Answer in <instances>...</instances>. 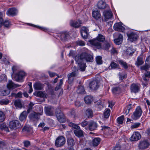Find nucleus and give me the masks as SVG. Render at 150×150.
Instances as JSON below:
<instances>
[{
	"mask_svg": "<svg viewBox=\"0 0 150 150\" xmlns=\"http://www.w3.org/2000/svg\"><path fill=\"white\" fill-rule=\"evenodd\" d=\"M144 62L143 58L140 57H138L137 59V60L135 62V64L138 67L142 64Z\"/></svg>",
	"mask_w": 150,
	"mask_h": 150,
	"instance_id": "nucleus-28",
	"label": "nucleus"
},
{
	"mask_svg": "<svg viewBox=\"0 0 150 150\" xmlns=\"http://www.w3.org/2000/svg\"><path fill=\"white\" fill-rule=\"evenodd\" d=\"M43 87V85L39 82L36 83L34 85V89L37 90H41Z\"/></svg>",
	"mask_w": 150,
	"mask_h": 150,
	"instance_id": "nucleus-30",
	"label": "nucleus"
},
{
	"mask_svg": "<svg viewBox=\"0 0 150 150\" xmlns=\"http://www.w3.org/2000/svg\"><path fill=\"white\" fill-rule=\"evenodd\" d=\"M55 113L58 121L60 122L63 123L66 121L64 115L59 107H57L56 109Z\"/></svg>",
	"mask_w": 150,
	"mask_h": 150,
	"instance_id": "nucleus-2",
	"label": "nucleus"
},
{
	"mask_svg": "<svg viewBox=\"0 0 150 150\" xmlns=\"http://www.w3.org/2000/svg\"><path fill=\"white\" fill-rule=\"evenodd\" d=\"M142 110L139 106H138L136 109L135 111L131 116L132 118L134 120H136L140 117L142 114Z\"/></svg>",
	"mask_w": 150,
	"mask_h": 150,
	"instance_id": "nucleus-5",
	"label": "nucleus"
},
{
	"mask_svg": "<svg viewBox=\"0 0 150 150\" xmlns=\"http://www.w3.org/2000/svg\"><path fill=\"white\" fill-rule=\"evenodd\" d=\"M141 138V136L140 133L138 132H135L131 137L130 140L131 141H137Z\"/></svg>",
	"mask_w": 150,
	"mask_h": 150,
	"instance_id": "nucleus-15",
	"label": "nucleus"
},
{
	"mask_svg": "<svg viewBox=\"0 0 150 150\" xmlns=\"http://www.w3.org/2000/svg\"><path fill=\"white\" fill-rule=\"evenodd\" d=\"M103 14L105 18L107 19L110 18L112 16V13L110 10L104 11Z\"/></svg>",
	"mask_w": 150,
	"mask_h": 150,
	"instance_id": "nucleus-21",
	"label": "nucleus"
},
{
	"mask_svg": "<svg viewBox=\"0 0 150 150\" xmlns=\"http://www.w3.org/2000/svg\"><path fill=\"white\" fill-rule=\"evenodd\" d=\"M86 116L88 118H91L93 116V111L91 109L89 108L86 110Z\"/></svg>",
	"mask_w": 150,
	"mask_h": 150,
	"instance_id": "nucleus-31",
	"label": "nucleus"
},
{
	"mask_svg": "<svg viewBox=\"0 0 150 150\" xmlns=\"http://www.w3.org/2000/svg\"><path fill=\"white\" fill-rule=\"evenodd\" d=\"M23 144L24 146L26 147H27L30 145V142L28 140L24 141L23 142Z\"/></svg>",
	"mask_w": 150,
	"mask_h": 150,
	"instance_id": "nucleus-56",
	"label": "nucleus"
},
{
	"mask_svg": "<svg viewBox=\"0 0 150 150\" xmlns=\"http://www.w3.org/2000/svg\"><path fill=\"white\" fill-rule=\"evenodd\" d=\"M97 6L98 8L101 9L107 8L108 6L103 1H100L98 3Z\"/></svg>",
	"mask_w": 150,
	"mask_h": 150,
	"instance_id": "nucleus-20",
	"label": "nucleus"
},
{
	"mask_svg": "<svg viewBox=\"0 0 150 150\" xmlns=\"http://www.w3.org/2000/svg\"><path fill=\"white\" fill-rule=\"evenodd\" d=\"M150 68L147 65L145 64V65L142 66L140 67V69L142 70L147 71Z\"/></svg>",
	"mask_w": 150,
	"mask_h": 150,
	"instance_id": "nucleus-55",
	"label": "nucleus"
},
{
	"mask_svg": "<svg viewBox=\"0 0 150 150\" xmlns=\"http://www.w3.org/2000/svg\"><path fill=\"white\" fill-rule=\"evenodd\" d=\"M110 109H105L104 113V117L106 118H108L110 115Z\"/></svg>",
	"mask_w": 150,
	"mask_h": 150,
	"instance_id": "nucleus-41",
	"label": "nucleus"
},
{
	"mask_svg": "<svg viewBox=\"0 0 150 150\" xmlns=\"http://www.w3.org/2000/svg\"><path fill=\"white\" fill-rule=\"evenodd\" d=\"M112 49L110 50V52L112 54H115L117 53V51L116 49L113 47H112Z\"/></svg>",
	"mask_w": 150,
	"mask_h": 150,
	"instance_id": "nucleus-62",
	"label": "nucleus"
},
{
	"mask_svg": "<svg viewBox=\"0 0 150 150\" xmlns=\"http://www.w3.org/2000/svg\"><path fill=\"white\" fill-rule=\"evenodd\" d=\"M20 86V85L14 84L11 80H9L7 85V86L9 89H13Z\"/></svg>",
	"mask_w": 150,
	"mask_h": 150,
	"instance_id": "nucleus-22",
	"label": "nucleus"
},
{
	"mask_svg": "<svg viewBox=\"0 0 150 150\" xmlns=\"http://www.w3.org/2000/svg\"><path fill=\"white\" fill-rule=\"evenodd\" d=\"M82 24L81 21L78 20L77 21L74 20H71L70 22V25L71 27L75 28H79Z\"/></svg>",
	"mask_w": 150,
	"mask_h": 150,
	"instance_id": "nucleus-13",
	"label": "nucleus"
},
{
	"mask_svg": "<svg viewBox=\"0 0 150 150\" xmlns=\"http://www.w3.org/2000/svg\"><path fill=\"white\" fill-rule=\"evenodd\" d=\"M112 91L114 94H118L121 92L120 88L117 87L113 88L112 89Z\"/></svg>",
	"mask_w": 150,
	"mask_h": 150,
	"instance_id": "nucleus-38",
	"label": "nucleus"
},
{
	"mask_svg": "<svg viewBox=\"0 0 150 150\" xmlns=\"http://www.w3.org/2000/svg\"><path fill=\"white\" fill-rule=\"evenodd\" d=\"M100 141V139L99 138H96L93 140L92 143L93 146H96L99 144Z\"/></svg>",
	"mask_w": 150,
	"mask_h": 150,
	"instance_id": "nucleus-29",
	"label": "nucleus"
},
{
	"mask_svg": "<svg viewBox=\"0 0 150 150\" xmlns=\"http://www.w3.org/2000/svg\"><path fill=\"white\" fill-rule=\"evenodd\" d=\"M26 75V73L24 71H21L14 74L13 78L16 81L21 82Z\"/></svg>",
	"mask_w": 150,
	"mask_h": 150,
	"instance_id": "nucleus-7",
	"label": "nucleus"
},
{
	"mask_svg": "<svg viewBox=\"0 0 150 150\" xmlns=\"http://www.w3.org/2000/svg\"><path fill=\"white\" fill-rule=\"evenodd\" d=\"M122 24L121 23H115L114 25V29L115 31L123 32L125 30V28L122 26Z\"/></svg>",
	"mask_w": 150,
	"mask_h": 150,
	"instance_id": "nucleus-12",
	"label": "nucleus"
},
{
	"mask_svg": "<svg viewBox=\"0 0 150 150\" xmlns=\"http://www.w3.org/2000/svg\"><path fill=\"white\" fill-rule=\"evenodd\" d=\"M81 32L88 33V28L84 26L82 27L81 28Z\"/></svg>",
	"mask_w": 150,
	"mask_h": 150,
	"instance_id": "nucleus-58",
	"label": "nucleus"
},
{
	"mask_svg": "<svg viewBox=\"0 0 150 150\" xmlns=\"http://www.w3.org/2000/svg\"><path fill=\"white\" fill-rule=\"evenodd\" d=\"M65 138L63 136L58 137L56 140L55 143V146L57 147H61L65 144Z\"/></svg>",
	"mask_w": 150,
	"mask_h": 150,
	"instance_id": "nucleus-6",
	"label": "nucleus"
},
{
	"mask_svg": "<svg viewBox=\"0 0 150 150\" xmlns=\"http://www.w3.org/2000/svg\"><path fill=\"white\" fill-rule=\"evenodd\" d=\"M0 129L2 130H4L7 132H9L8 128L5 123L0 124Z\"/></svg>",
	"mask_w": 150,
	"mask_h": 150,
	"instance_id": "nucleus-37",
	"label": "nucleus"
},
{
	"mask_svg": "<svg viewBox=\"0 0 150 150\" xmlns=\"http://www.w3.org/2000/svg\"><path fill=\"white\" fill-rule=\"evenodd\" d=\"M123 36L121 34H119L118 37L114 40V42L117 45L121 44L122 41Z\"/></svg>",
	"mask_w": 150,
	"mask_h": 150,
	"instance_id": "nucleus-25",
	"label": "nucleus"
},
{
	"mask_svg": "<svg viewBox=\"0 0 150 150\" xmlns=\"http://www.w3.org/2000/svg\"><path fill=\"white\" fill-rule=\"evenodd\" d=\"M81 36L84 38H87L89 35L88 33L81 32Z\"/></svg>",
	"mask_w": 150,
	"mask_h": 150,
	"instance_id": "nucleus-59",
	"label": "nucleus"
},
{
	"mask_svg": "<svg viewBox=\"0 0 150 150\" xmlns=\"http://www.w3.org/2000/svg\"><path fill=\"white\" fill-rule=\"evenodd\" d=\"M92 16L96 19H98L101 17V15L98 11H94L92 13Z\"/></svg>",
	"mask_w": 150,
	"mask_h": 150,
	"instance_id": "nucleus-32",
	"label": "nucleus"
},
{
	"mask_svg": "<svg viewBox=\"0 0 150 150\" xmlns=\"http://www.w3.org/2000/svg\"><path fill=\"white\" fill-rule=\"evenodd\" d=\"M134 52V51L131 48L129 47L126 50V53L127 55H132Z\"/></svg>",
	"mask_w": 150,
	"mask_h": 150,
	"instance_id": "nucleus-42",
	"label": "nucleus"
},
{
	"mask_svg": "<svg viewBox=\"0 0 150 150\" xmlns=\"http://www.w3.org/2000/svg\"><path fill=\"white\" fill-rule=\"evenodd\" d=\"M110 67L112 69H115L118 68L119 67V65L114 61H112L110 64Z\"/></svg>",
	"mask_w": 150,
	"mask_h": 150,
	"instance_id": "nucleus-43",
	"label": "nucleus"
},
{
	"mask_svg": "<svg viewBox=\"0 0 150 150\" xmlns=\"http://www.w3.org/2000/svg\"><path fill=\"white\" fill-rule=\"evenodd\" d=\"M17 11L15 8H11L9 9L6 12V14L9 16H14L17 13Z\"/></svg>",
	"mask_w": 150,
	"mask_h": 150,
	"instance_id": "nucleus-18",
	"label": "nucleus"
},
{
	"mask_svg": "<svg viewBox=\"0 0 150 150\" xmlns=\"http://www.w3.org/2000/svg\"><path fill=\"white\" fill-rule=\"evenodd\" d=\"M105 40L104 36L101 34H98L96 38L91 40L90 43L97 48H101V42H103Z\"/></svg>",
	"mask_w": 150,
	"mask_h": 150,
	"instance_id": "nucleus-1",
	"label": "nucleus"
},
{
	"mask_svg": "<svg viewBox=\"0 0 150 150\" xmlns=\"http://www.w3.org/2000/svg\"><path fill=\"white\" fill-rule=\"evenodd\" d=\"M89 86L90 88L93 90L97 89L98 87V83L96 81H93L90 83Z\"/></svg>",
	"mask_w": 150,
	"mask_h": 150,
	"instance_id": "nucleus-24",
	"label": "nucleus"
},
{
	"mask_svg": "<svg viewBox=\"0 0 150 150\" xmlns=\"http://www.w3.org/2000/svg\"><path fill=\"white\" fill-rule=\"evenodd\" d=\"M34 104L32 102H30L29 104L28 108L27 110L28 113H29L33 108V106Z\"/></svg>",
	"mask_w": 150,
	"mask_h": 150,
	"instance_id": "nucleus-51",
	"label": "nucleus"
},
{
	"mask_svg": "<svg viewBox=\"0 0 150 150\" xmlns=\"http://www.w3.org/2000/svg\"><path fill=\"white\" fill-rule=\"evenodd\" d=\"M40 112H33L31 113L29 115V117L30 119L33 121H36L38 120L40 118V116L42 115L43 114V109L40 108Z\"/></svg>",
	"mask_w": 150,
	"mask_h": 150,
	"instance_id": "nucleus-4",
	"label": "nucleus"
},
{
	"mask_svg": "<svg viewBox=\"0 0 150 150\" xmlns=\"http://www.w3.org/2000/svg\"><path fill=\"white\" fill-rule=\"evenodd\" d=\"M67 142L68 146L73 147L75 144V141L71 137L68 138L67 139Z\"/></svg>",
	"mask_w": 150,
	"mask_h": 150,
	"instance_id": "nucleus-23",
	"label": "nucleus"
},
{
	"mask_svg": "<svg viewBox=\"0 0 150 150\" xmlns=\"http://www.w3.org/2000/svg\"><path fill=\"white\" fill-rule=\"evenodd\" d=\"M74 132L75 135L79 137H82L83 136V132L81 130H75Z\"/></svg>",
	"mask_w": 150,
	"mask_h": 150,
	"instance_id": "nucleus-33",
	"label": "nucleus"
},
{
	"mask_svg": "<svg viewBox=\"0 0 150 150\" xmlns=\"http://www.w3.org/2000/svg\"><path fill=\"white\" fill-rule=\"evenodd\" d=\"M145 64L150 67V55L146 59Z\"/></svg>",
	"mask_w": 150,
	"mask_h": 150,
	"instance_id": "nucleus-61",
	"label": "nucleus"
},
{
	"mask_svg": "<svg viewBox=\"0 0 150 150\" xmlns=\"http://www.w3.org/2000/svg\"><path fill=\"white\" fill-rule=\"evenodd\" d=\"M10 22L8 20L3 21V25L4 27L8 28L10 25Z\"/></svg>",
	"mask_w": 150,
	"mask_h": 150,
	"instance_id": "nucleus-49",
	"label": "nucleus"
},
{
	"mask_svg": "<svg viewBox=\"0 0 150 150\" xmlns=\"http://www.w3.org/2000/svg\"><path fill=\"white\" fill-rule=\"evenodd\" d=\"M77 44L80 46H83L85 45L84 42L81 40H78L76 42Z\"/></svg>",
	"mask_w": 150,
	"mask_h": 150,
	"instance_id": "nucleus-60",
	"label": "nucleus"
},
{
	"mask_svg": "<svg viewBox=\"0 0 150 150\" xmlns=\"http://www.w3.org/2000/svg\"><path fill=\"white\" fill-rule=\"evenodd\" d=\"M3 13L2 12H0V27L3 25V20L2 18Z\"/></svg>",
	"mask_w": 150,
	"mask_h": 150,
	"instance_id": "nucleus-57",
	"label": "nucleus"
},
{
	"mask_svg": "<svg viewBox=\"0 0 150 150\" xmlns=\"http://www.w3.org/2000/svg\"><path fill=\"white\" fill-rule=\"evenodd\" d=\"M14 104L16 106L20 107L21 106V101L19 100H16L15 101Z\"/></svg>",
	"mask_w": 150,
	"mask_h": 150,
	"instance_id": "nucleus-54",
	"label": "nucleus"
},
{
	"mask_svg": "<svg viewBox=\"0 0 150 150\" xmlns=\"http://www.w3.org/2000/svg\"><path fill=\"white\" fill-rule=\"evenodd\" d=\"M69 32L65 31L62 32L60 35V38L62 41L65 42L67 41L69 38Z\"/></svg>",
	"mask_w": 150,
	"mask_h": 150,
	"instance_id": "nucleus-11",
	"label": "nucleus"
},
{
	"mask_svg": "<svg viewBox=\"0 0 150 150\" xmlns=\"http://www.w3.org/2000/svg\"><path fill=\"white\" fill-rule=\"evenodd\" d=\"M93 100L92 97L90 96H87L84 98V100L85 103L87 104H90L93 101Z\"/></svg>",
	"mask_w": 150,
	"mask_h": 150,
	"instance_id": "nucleus-27",
	"label": "nucleus"
},
{
	"mask_svg": "<svg viewBox=\"0 0 150 150\" xmlns=\"http://www.w3.org/2000/svg\"><path fill=\"white\" fill-rule=\"evenodd\" d=\"M118 62L122 67L125 69H127L128 68L127 63L125 62L122 60H120L118 61Z\"/></svg>",
	"mask_w": 150,
	"mask_h": 150,
	"instance_id": "nucleus-34",
	"label": "nucleus"
},
{
	"mask_svg": "<svg viewBox=\"0 0 150 150\" xmlns=\"http://www.w3.org/2000/svg\"><path fill=\"white\" fill-rule=\"evenodd\" d=\"M78 64L79 69L81 71H85L86 66V64L81 62H77Z\"/></svg>",
	"mask_w": 150,
	"mask_h": 150,
	"instance_id": "nucleus-26",
	"label": "nucleus"
},
{
	"mask_svg": "<svg viewBox=\"0 0 150 150\" xmlns=\"http://www.w3.org/2000/svg\"><path fill=\"white\" fill-rule=\"evenodd\" d=\"M68 125L69 126L72 127L73 128L77 129H79L80 128L79 126L72 122H69L68 124Z\"/></svg>",
	"mask_w": 150,
	"mask_h": 150,
	"instance_id": "nucleus-47",
	"label": "nucleus"
},
{
	"mask_svg": "<svg viewBox=\"0 0 150 150\" xmlns=\"http://www.w3.org/2000/svg\"><path fill=\"white\" fill-rule=\"evenodd\" d=\"M84 88L83 86H80L77 90V92L78 93H84Z\"/></svg>",
	"mask_w": 150,
	"mask_h": 150,
	"instance_id": "nucleus-50",
	"label": "nucleus"
},
{
	"mask_svg": "<svg viewBox=\"0 0 150 150\" xmlns=\"http://www.w3.org/2000/svg\"><path fill=\"white\" fill-rule=\"evenodd\" d=\"M131 92L136 93L138 92L139 89V87L138 84L133 83L130 86Z\"/></svg>",
	"mask_w": 150,
	"mask_h": 150,
	"instance_id": "nucleus-17",
	"label": "nucleus"
},
{
	"mask_svg": "<svg viewBox=\"0 0 150 150\" xmlns=\"http://www.w3.org/2000/svg\"><path fill=\"white\" fill-rule=\"evenodd\" d=\"M110 47V44L107 42L105 43L104 45L102 46L101 45V48H98V49H103L105 50H108Z\"/></svg>",
	"mask_w": 150,
	"mask_h": 150,
	"instance_id": "nucleus-36",
	"label": "nucleus"
},
{
	"mask_svg": "<svg viewBox=\"0 0 150 150\" xmlns=\"http://www.w3.org/2000/svg\"><path fill=\"white\" fill-rule=\"evenodd\" d=\"M140 123L139 122L135 123L131 126L132 128H135L138 127L140 125Z\"/></svg>",
	"mask_w": 150,
	"mask_h": 150,
	"instance_id": "nucleus-63",
	"label": "nucleus"
},
{
	"mask_svg": "<svg viewBox=\"0 0 150 150\" xmlns=\"http://www.w3.org/2000/svg\"><path fill=\"white\" fill-rule=\"evenodd\" d=\"M128 37V40L131 42H133L137 40V35L135 33L132 32L127 34Z\"/></svg>",
	"mask_w": 150,
	"mask_h": 150,
	"instance_id": "nucleus-16",
	"label": "nucleus"
},
{
	"mask_svg": "<svg viewBox=\"0 0 150 150\" xmlns=\"http://www.w3.org/2000/svg\"><path fill=\"white\" fill-rule=\"evenodd\" d=\"M89 129L91 131L96 129L98 127L97 123L94 121H91L89 122L88 124Z\"/></svg>",
	"mask_w": 150,
	"mask_h": 150,
	"instance_id": "nucleus-14",
	"label": "nucleus"
},
{
	"mask_svg": "<svg viewBox=\"0 0 150 150\" xmlns=\"http://www.w3.org/2000/svg\"><path fill=\"white\" fill-rule=\"evenodd\" d=\"M85 60L87 62H92L93 60V56L87 53V56L86 57Z\"/></svg>",
	"mask_w": 150,
	"mask_h": 150,
	"instance_id": "nucleus-40",
	"label": "nucleus"
},
{
	"mask_svg": "<svg viewBox=\"0 0 150 150\" xmlns=\"http://www.w3.org/2000/svg\"><path fill=\"white\" fill-rule=\"evenodd\" d=\"M36 96L40 97L45 98L46 96V94L42 91H39L37 93Z\"/></svg>",
	"mask_w": 150,
	"mask_h": 150,
	"instance_id": "nucleus-45",
	"label": "nucleus"
},
{
	"mask_svg": "<svg viewBox=\"0 0 150 150\" xmlns=\"http://www.w3.org/2000/svg\"><path fill=\"white\" fill-rule=\"evenodd\" d=\"M6 118L4 112L0 111V122H3Z\"/></svg>",
	"mask_w": 150,
	"mask_h": 150,
	"instance_id": "nucleus-44",
	"label": "nucleus"
},
{
	"mask_svg": "<svg viewBox=\"0 0 150 150\" xmlns=\"http://www.w3.org/2000/svg\"><path fill=\"white\" fill-rule=\"evenodd\" d=\"M86 51L83 52L81 54L77 55L75 57V60L76 62H81L85 60L87 56Z\"/></svg>",
	"mask_w": 150,
	"mask_h": 150,
	"instance_id": "nucleus-8",
	"label": "nucleus"
},
{
	"mask_svg": "<svg viewBox=\"0 0 150 150\" xmlns=\"http://www.w3.org/2000/svg\"><path fill=\"white\" fill-rule=\"evenodd\" d=\"M7 80V77L4 74L1 75L0 76V82L2 81H6Z\"/></svg>",
	"mask_w": 150,
	"mask_h": 150,
	"instance_id": "nucleus-52",
	"label": "nucleus"
},
{
	"mask_svg": "<svg viewBox=\"0 0 150 150\" xmlns=\"http://www.w3.org/2000/svg\"><path fill=\"white\" fill-rule=\"evenodd\" d=\"M27 116L26 112L24 111L21 114L19 117V119L21 121H23L26 119Z\"/></svg>",
	"mask_w": 150,
	"mask_h": 150,
	"instance_id": "nucleus-35",
	"label": "nucleus"
},
{
	"mask_svg": "<svg viewBox=\"0 0 150 150\" xmlns=\"http://www.w3.org/2000/svg\"><path fill=\"white\" fill-rule=\"evenodd\" d=\"M73 71L68 74V81L69 84L71 83L73 81L74 78L78 74V69L76 66L73 68Z\"/></svg>",
	"mask_w": 150,
	"mask_h": 150,
	"instance_id": "nucleus-3",
	"label": "nucleus"
},
{
	"mask_svg": "<svg viewBox=\"0 0 150 150\" xmlns=\"http://www.w3.org/2000/svg\"><path fill=\"white\" fill-rule=\"evenodd\" d=\"M149 145V142L147 140H144L140 142L138 147L139 149L143 150L147 148Z\"/></svg>",
	"mask_w": 150,
	"mask_h": 150,
	"instance_id": "nucleus-10",
	"label": "nucleus"
},
{
	"mask_svg": "<svg viewBox=\"0 0 150 150\" xmlns=\"http://www.w3.org/2000/svg\"><path fill=\"white\" fill-rule=\"evenodd\" d=\"M124 119V117L123 115H122L118 117L117 120V123L119 124H122L123 122Z\"/></svg>",
	"mask_w": 150,
	"mask_h": 150,
	"instance_id": "nucleus-46",
	"label": "nucleus"
},
{
	"mask_svg": "<svg viewBox=\"0 0 150 150\" xmlns=\"http://www.w3.org/2000/svg\"><path fill=\"white\" fill-rule=\"evenodd\" d=\"M54 109L51 106H48L46 107L45 112L47 115L53 116L54 115Z\"/></svg>",
	"mask_w": 150,
	"mask_h": 150,
	"instance_id": "nucleus-19",
	"label": "nucleus"
},
{
	"mask_svg": "<svg viewBox=\"0 0 150 150\" xmlns=\"http://www.w3.org/2000/svg\"><path fill=\"white\" fill-rule=\"evenodd\" d=\"M143 81L142 83L143 84L146 86L148 84V81L149 80V79L147 78L146 76H145L144 75L142 76Z\"/></svg>",
	"mask_w": 150,
	"mask_h": 150,
	"instance_id": "nucleus-39",
	"label": "nucleus"
},
{
	"mask_svg": "<svg viewBox=\"0 0 150 150\" xmlns=\"http://www.w3.org/2000/svg\"><path fill=\"white\" fill-rule=\"evenodd\" d=\"M131 104H130L127 106L126 107L127 109L125 111V113L126 115H127L129 113V110L131 109Z\"/></svg>",
	"mask_w": 150,
	"mask_h": 150,
	"instance_id": "nucleus-64",
	"label": "nucleus"
},
{
	"mask_svg": "<svg viewBox=\"0 0 150 150\" xmlns=\"http://www.w3.org/2000/svg\"><path fill=\"white\" fill-rule=\"evenodd\" d=\"M96 61L98 64H101L102 63V57L100 56H98L96 57Z\"/></svg>",
	"mask_w": 150,
	"mask_h": 150,
	"instance_id": "nucleus-48",
	"label": "nucleus"
},
{
	"mask_svg": "<svg viewBox=\"0 0 150 150\" xmlns=\"http://www.w3.org/2000/svg\"><path fill=\"white\" fill-rule=\"evenodd\" d=\"M9 127L11 129H16L21 127L19 122L17 120H13L10 122Z\"/></svg>",
	"mask_w": 150,
	"mask_h": 150,
	"instance_id": "nucleus-9",
	"label": "nucleus"
},
{
	"mask_svg": "<svg viewBox=\"0 0 150 150\" xmlns=\"http://www.w3.org/2000/svg\"><path fill=\"white\" fill-rule=\"evenodd\" d=\"M9 102L8 100L2 99L0 100V104L6 105L9 103Z\"/></svg>",
	"mask_w": 150,
	"mask_h": 150,
	"instance_id": "nucleus-53",
	"label": "nucleus"
}]
</instances>
